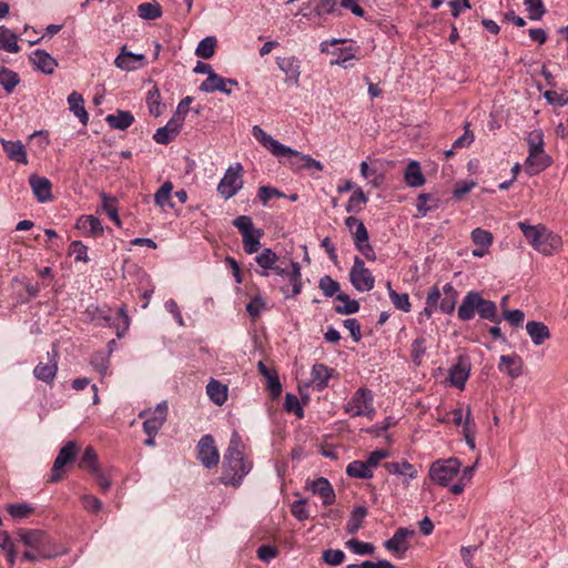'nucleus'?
Segmentation results:
<instances>
[{
    "label": "nucleus",
    "mask_w": 568,
    "mask_h": 568,
    "mask_svg": "<svg viewBox=\"0 0 568 568\" xmlns=\"http://www.w3.org/2000/svg\"><path fill=\"white\" fill-rule=\"evenodd\" d=\"M384 468L392 475L405 476L408 479H415L418 475L416 467L406 459L385 463Z\"/></svg>",
    "instance_id": "2f4dec72"
},
{
    "label": "nucleus",
    "mask_w": 568,
    "mask_h": 568,
    "mask_svg": "<svg viewBox=\"0 0 568 568\" xmlns=\"http://www.w3.org/2000/svg\"><path fill=\"white\" fill-rule=\"evenodd\" d=\"M57 356V351L53 349L52 353H48V363H39L34 367L33 375L37 379L48 384L53 382L58 372Z\"/></svg>",
    "instance_id": "5701e85b"
},
{
    "label": "nucleus",
    "mask_w": 568,
    "mask_h": 568,
    "mask_svg": "<svg viewBox=\"0 0 568 568\" xmlns=\"http://www.w3.org/2000/svg\"><path fill=\"white\" fill-rule=\"evenodd\" d=\"M318 286L327 297L334 296L339 291V284L328 275L320 280Z\"/></svg>",
    "instance_id": "0e129e2a"
},
{
    "label": "nucleus",
    "mask_w": 568,
    "mask_h": 568,
    "mask_svg": "<svg viewBox=\"0 0 568 568\" xmlns=\"http://www.w3.org/2000/svg\"><path fill=\"white\" fill-rule=\"evenodd\" d=\"M349 280L353 286L359 292H368L374 288L375 278L372 272L365 267L364 261L355 256L353 267L349 272Z\"/></svg>",
    "instance_id": "9d476101"
},
{
    "label": "nucleus",
    "mask_w": 568,
    "mask_h": 568,
    "mask_svg": "<svg viewBox=\"0 0 568 568\" xmlns=\"http://www.w3.org/2000/svg\"><path fill=\"white\" fill-rule=\"evenodd\" d=\"M17 534L28 548L33 549L43 559L55 558L64 554L63 548L58 546L43 530L20 529Z\"/></svg>",
    "instance_id": "20e7f679"
},
{
    "label": "nucleus",
    "mask_w": 568,
    "mask_h": 568,
    "mask_svg": "<svg viewBox=\"0 0 568 568\" xmlns=\"http://www.w3.org/2000/svg\"><path fill=\"white\" fill-rule=\"evenodd\" d=\"M469 374L470 363L468 358L460 356L457 363L449 368V383L459 389H464Z\"/></svg>",
    "instance_id": "6ab92c4d"
},
{
    "label": "nucleus",
    "mask_w": 568,
    "mask_h": 568,
    "mask_svg": "<svg viewBox=\"0 0 568 568\" xmlns=\"http://www.w3.org/2000/svg\"><path fill=\"white\" fill-rule=\"evenodd\" d=\"M146 104L152 115L160 116L163 113L165 105L161 102V94L156 87L148 92Z\"/></svg>",
    "instance_id": "a18cd8bd"
},
{
    "label": "nucleus",
    "mask_w": 568,
    "mask_h": 568,
    "mask_svg": "<svg viewBox=\"0 0 568 568\" xmlns=\"http://www.w3.org/2000/svg\"><path fill=\"white\" fill-rule=\"evenodd\" d=\"M303 17L326 21L328 16H339L337 0H308L301 8Z\"/></svg>",
    "instance_id": "0eeeda50"
},
{
    "label": "nucleus",
    "mask_w": 568,
    "mask_h": 568,
    "mask_svg": "<svg viewBox=\"0 0 568 568\" xmlns=\"http://www.w3.org/2000/svg\"><path fill=\"white\" fill-rule=\"evenodd\" d=\"M473 242L484 248H488L493 244V234L489 231L477 227L471 232Z\"/></svg>",
    "instance_id": "6e6d98bb"
},
{
    "label": "nucleus",
    "mask_w": 568,
    "mask_h": 568,
    "mask_svg": "<svg viewBox=\"0 0 568 568\" xmlns=\"http://www.w3.org/2000/svg\"><path fill=\"white\" fill-rule=\"evenodd\" d=\"M29 184L31 190L40 203H44L52 200V184L49 179L31 174L29 176Z\"/></svg>",
    "instance_id": "b1692460"
},
{
    "label": "nucleus",
    "mask_w": 568,
    "mask_h": 568,
    "mask_svg": "<svg viewBox=\"0 0 568 568\" xmlns=\"http://www.w3.org/2000/svg\"><path fill=\"white\" fill-rule=\"evenodd\" d=\"M332 376V369L324 364L317 363L312 367L313 382L316 383L318 389H324Z\"/></svg>",
    "instance_id": "37998d69"
},
{
    "label": "nucleus",
    "mask_w": 568,
    "mask_h": 568,
    "mask_svg": "<svg viewBox=\"0 0 568 568\" xmlns=\"http://www.w3.org/2000/svg\"><path fill=\"white\" fill-rule=\"evenodd\" d=\"M345 225L349 229V230H353V227H355L354 232H353V236H354V244L357 245V244H361V243H364V242H367L368 241V232H367V229L366 226L364 225V223L358 220L357 217H354V216H348L346 220H345Z\"/></svg>",
    "instance_id": "a19ab883"
},
{
    "label": "nucleus",
    "mask_w": 568,
    "mask_h": 568,
    "mask_svg": "<svg viewBox=\"0 0 568 568\" xmlns=\"http://www.w3.org/2000/svg\"><path fill=\"white\" fill-rule=\"evenodd\" d=\"M305 489L322 499L324 506H331L335 503L336 495L331 483L325 477H318L314 480H307Z\"/></svg>",
    "instance_id": "4468645a"
},
{
    "label": "nucleus",
    "mask_w": 568,
    "mask_h": 568,
    "mask_svg": "<svg viewBox=\"0 0 568 568\" xmlns=\"http://www.w3.org/2000/svg\"><path fill=\"white\" fill-rule=\"evenodd\" d=\"M261 232L257 231V234L254 235L253 232L243 235V248L246 254L256 253L260 250L261 243Z\"/></svg>",
    "instance_id": "bf43d9fd"
},
{
    "label": "nucleus",
    "mask_w": 568,
    "mask_h": 568,
    "mask_svg": "<svg viewBox=\"0 0 568 568\" xmlns=\"http://www.w3.org/2000/svg\"><path fill=\"white\" fill-rule=\"evenodd\" d=\"M68 104L70 111L79 119L82 125H87L89 122V114L84 108V99L82 94L73 91L68 97Z\"/></svg>",
    "instance_id": "7c9ffc66"
},
{
    "label": "nucleus",
    "mask_w": 568,
    "mask_h": 568,
    "mask_svg": "<svg viewBox=\"0 0 568 568\" xmlns=\"http://www.w3.org/2000/svg\"><path fill=\"white\" fill-rule=\"evenodd\" d=\"M138 16L143 20H156L162 17V7L158 1L143 2L138 6Z\"/></svg>",
    "instance_id": "ea45409f"
},
{
    "label": "nucleus",
    "mask_w": 568,
    "mask_h": 568,
    "mask_svg": "<svg viewBox=\"0 0 568 568\" xmlns=\"http://www.w3.org/2000/svg\"><path fill=\"white\" fill-rule=\"evenodd\" d=\"M251 469L252 463L244 456V444L240 434L234 430L232 433L229 447L224 454L221 481L224 485L239 487Z\"/></svg>",
    "instance_id": "f257e3e1"
},
{
    "label": "nucleus",
    "mask_w": 568,
    "mask_h": 568,
    "mask_svg": "<svg viewBox=\"0 0 568 568\" xmlns=\"http://www.w3.org/2000/svg\"><path fill=\"white\" fill-rule=\"evenodd\" d=\"M524 362L517 354L501 355L498 369L511 378H517L523 374Z\"/></svg>",
    "instance_id": "a878e982"
},
{
    "label": "nucleus",
    "mask_w": 568,
    "mask_h": 568,
    "mask_svg": "<svg viewBox=\"0 0 568 568\" xmlns=\"http://www.w3.org/2000/svg\"><path fill=\"white\" fill-rule=\"evenodd\" d=\"M114 64L121 70L134 71L146 64V58L144 54L128 51L126 45H123L114 60Z\"/></svg>",
    "instance_id": "2eb2a0df"
},
{
    "label": "nucleus",
    "mask_w": 568,
    "mask_h": 568,
    "mask_svg": "<svg viewBox=\"0 0 568 568\" xmlns=\"http://www.w3.org/2000/svg\"><path fill=\"white\" fill-rule=\"evenodd\" d=\"M444 297L440 301L439 308L445 314H450L454 312L458 293L455 287L450 283H446L443 286Z\"/></svg>",
    "instance_id": "58836bf2"
},
{
    "label": "nucleus",
    "mask_w": 568,
    "mask_h": 568,
    "mask_svg": "<svg viewBox=\"0 0 568 568\" xmlns=\"http://www.w3.org/2000/svg\"><path fill=\"white\" fill-rule=\"evenodd\" d=\"M348 549H351L356 555H372L375 550V547L371 542H364L358 539H351L346 542Z\"/></svg>",
    "instance_id": "4d7b16f0"
},
{
    "label": "nucleus",
    "mask_w": 568,
    "mask_h": 568,
    "mask_svg": "<svg viewBox=\"0 0 568 568\" xmlns=\"http://www.w3.org/2000/svg\"><path fill=\"white\" fill-rule=\"evenodd\" d=\"M417 211L419 216H425L429 211L438 207V200L433 199L429 194L420 193L417 197Z\"/></svg>",
    "instance_id": "864d4df0"
},
{
    "label": "nucleus",
    "mask_w": 568,
    "mask_h": 568,
    "mask_svg": "<svg viewBox=\"0 0 568 568\" xmlns=\"http://www.w3.org/2000/svg\"><path fill=\"white\" fill-rule=\"evenodd\" d=\"M367 515V509L363 506H357L353 509L349 520L346 526L348 534H355L363 524L364 518Z\"/></svg>",
    "instance_id": "09e8293b"
},
{
    "label": "nucleus",
    "mask_w": 568,
    "mask_h": 568,
    "mask_svg": "<svg viewBox=\"0 0 568 568\" xmlns=\"http://www.w3.org/2000/svg\"><path fill=\"white\" fill-rule=\"evenodd\" d=\"M168 409L169 408L166 402H162L158 404L156 407L151 413L143 410L139 414L140 418L145 417V420L143 423V430L145 432V434H158V432L166 420Z\"/></svg>",
    "instance_id": "9b49d317"
},
{
    "label": "nucleus",
    "mask_w": 568,
    "mask_h": 568,
    "mask_svg": "<svg viewBox=\"0 0 568 568\" xmlns=\"http://www.w3.org/2000/svg\"><path fill=\"white\" fill-rule=\"evenodd\" d=\"M256 263L262 268L260 274L262 276H268L270 271L274 268V265L278 261V256L271 248H264L256 257Z\"/></svg>",
    "instance_id": "4c0bfd02"
},
{
    "label": "nucleus",
    "mask_w": 568,
    "mask_h": 568,
    "mask_svg": "<svg viewBox=\"0 0 568 568\" xmlns=\"http://www.w3.org/2000/svg\"><path fill=\"white\" fill-rule=\"evenodd\" d=\"M70 254L74 256V260L77 262H84L87 263L89 261L88 257V247L80 241H73L70 244Z\"/></svg>",
    "instance_id": "69168bd1"
},
{
    "label": "nucleus",
    "mask_w": 568,
    "mask_h": 568,
    "mask_svg": "<svg viewBox=\"0 0 568 568\" xmlns=\"http://www.w3.org/2000/svg\"><path fill=\"white\" fill-rule=\"evenodd\" d=\"M216 39L214 37H206L200 41L195 50V54L202 59H210L215 51Z\"/></svg>",
    "instance_id": "603ef678"
},
{
    "label": "nucleus",
    "mask_w": 568,
    "mask_h": 568,
    "mask_svg": "<svg viewBox=\"0 0 568 568\" xmlns=\"http://www.w3.org/2000/svg\"><path fill=\"white\" fill-rule=\"evenodd\" d=\"M0 144L3 146L7 156L11 161L28 164V156L24 145L20 141H7L0 138Z\"/></svg>",
    "instance_id": "c85d7f7f"
},
{
    "label": "nucleus",
    "mask_w": 568,
    "mask_h": 568,
    "mask_svg": "<svg viewBox=\"0 0 568 568\" xmlns=\"http://www.w3.org/2000/svg\"><path fill=\"white\" fill-rule=\"evenodd\" d=\"M105 121L112 129L125 130L134 122V116L129 111L119 110L114 114H109Z\"/></svg>",
    "instance_id": "e433bc0d"
},
{
    "label": "nucleus",
    "mask_w": 568,
    "mask_h": 568,
    "mask_svg": "<svg viewBox=\"0 0 568 568\" xmlns=\"http://www.w3.org/2000/svg\"><path fill=\"white\" fill-rule=\"evenodd\" d=\"M173 191V184L170 181H165L154 194V202L161 209L165 206L173 207L171 203V194Z\"/></svg>",
    "instance_id": "49530a36"
},
{
    "label": "nucleus",
    "mask_w": 568,
    "mask_h": 568,
    "mask_svg": "<svg viewBox=\"0 0 568 568\" xmlns=\"http://www.w3.org/2000/svg\"><path fill=\"white\" fill-rule=\"evenodd\" d=\"M227 85L237 87L239 82L234 79H225L219 75L217 73L211 74L207 77L200 85V90L202 92H215L220 91L225 94H231L232 90L227 88Z\"/></svg>",
    "instance_id": "4be33fe9"
},
{
    "label": "nucleus",
    "mask_w": 568,
    "mask_h": 568,
    "mask_svg": "<svg viewBox=\"0 0 568 568\" xmlns=\"http://www.w3.org/2000/svg\"><path fill=\"white\" fill-rule=\"evenodd\" d=\"M337 300L343 302V305H338L335 307L336 313L338 314H354L359 310V303L355 300H349V297L345 294H339Z\"/></svg>",
    "instance_id": "5fc2aeb1"
},
{
    "label": "nucleus",
    "mask_w": 568,
    "mask_h": 568,
    "mask_svg": "<svg viewBox=\"0 0 568 568\" xmlns=\"http://www.w3.org/2000/svg\"><path fill=\"white\" fill-rule=\"evenodd\" d=\"M345 412L352 417L366 416L373 418L375 408L372 392L367 388H358L346 404Z\"/></svg>",
    "instance_id": "39448f33"
},
{
    "label": "nucleus",
    "mask_w": 568,
    "mask_h": 568,
    "mask_svg": "<svg viewBox=\"0 0 568 568\" xmlns=\"http://www.w3.org/2000/svg\"><path fill=\"white\" fill-rule=\"evenodd\" d=\"M368 201L362 189L357 187L351 195L346 211L349 213H358L363 210L364 204Z\"/></svg>",
    "instance_id": "8fccbe9b"
},
{
    "label": "nucleus",
    "mask_w": 568,
    "mask_h": 568,
    "mask_svg": "<svg viewBox=\"0 0 568 568\" xmlns=\"http://www.w3.org/2000/svg\"><path fill=\"white\" fill-rule=\"evenodd\" d=\"M302 274H301V266L297 262L291 263V271L290 274H287V277L285 281L287 284H284L281 286V292L285 296V298H292L295 297L301 293L302 288V281H301Z\"/></svg>",
    "instance_id": "412c9836"
},
{
    "label": "nucleus",
    "mask_w": 568,
    "mask_h": 568,
    "mask_svg": "<svg viewBox=\"0 0 568 568\" xmlns=\"http://www.w3.org/2000/svg\"><path fill=\"white\" fill-rule=\"evenodd\" d=\"M286 150L288 152H284L283 158L290 159V165L294 171L304 169L323 171L324 166L320 161L290 146H287Z\"/></svg>",
    "instance_id": "ddd939ff"
},
{
    "label": "nucleus",
    "mask_w": 568,
    "mask_h": 568,
    "mask_svg": "<svg viewBox=\"0 0 568 568\" xmlns=\"http://www.w3.org/2000/svg\"><path fill=\"white\" fill-rule=\"evenodd\" d=\"M206 394L214 404L221 406L227 399L229 389L221 382L211 379L206 386Z\"/></svg>",
    "instance_id": "f704fd0d"
},
{
    "label": "nucleus",
    "mask_w": 568,
    "mask_h": 568,
    "mask_svg": "<svg viewBox=\"0 0 568 568\" xmlns=\"http://www.w3.org/2000/svg\"><path fill=\"white\" fill-rule=\"evenodd\" d=\"M18 36L6 26H0V50L9 53H18L20 45L18 44Z\"/></svg>",
    "instance_id": "c9c22d12"
},
{
    "label": "nucleus",
    "mask_w": 568,
    "mask_h": 568,
    "mask_svg": "<svg viewBox=\"0 0 568 568\" xmlns=\"http://www.w3.org/2000/svg\"><path fill=\"white\" fill-rule=\"evenodd\" d=\"M526 331L536 346L550 338V331L542 322L530 321L526 324Z\"/></svg>",
    "instance_id": "c756f323"
},
{
    "label": "nucleus",
    "mask_w": 568,
    "mask_h": 568,
    "mask_svg": "<svg viewBox=\"0 0 568 568\" xmlns=\"http://www.w3.org/2000/svg\"><path fill=\"white\" fill-rule=\"evenodd\" d=\"M415 531L408 528L400 527L398 528L393 537L384 542V547L394 554L402 556L405 554L409 544L407 541L408 537L414 536Z\"/></svg>",
    "instance_id": "aec40b11"
},
{
    "label": "nucleus",
    "mask_w": 568,
    "mask_h": 568,
    "mask_svg": "<svg viewBox=\"0 0 568 568\" xmlns=\"http://www.w3.org/2000/svg\"><path fill=\"white\" fill-rule=\"evenodd\" d=\"M257 196L260 201L265 205L271 199L283 197L284 194L275 187L263 185L258 187Z\"/></svg>",
    "instance_id": "774afa93"
},
{
    "label": "nucleus",
    "mask_w": 568,
    "mask_h": 568,
    "mask_svg": "<svg viewBox=\"0 0 568 568\" xmlns=\"http://www.w3.org/2000/svg\"><path fill=\"white\" fill-rule=\"evenodd\" d=\"M276 64L286 74V82L293 81L295 84H298L301 67L296 57L277 58Z\"/></svg>",
    "instance_id": "bb28decb"
},
{
    "label": "nucleus",
    "mask_w": 568,
    "mask_h": 568,
    "mask_svg": "<svg viewBox=\"0 0 568 568\" xmlns=\"http://www.w3.org/2000/svg\"><path fill=\"white\" fill-rule=\"evenodd\" d=\"M183 123L180 115H173L164 126L155 131L153 135L154 141L159 144L170 143L179 135Z\"/></svg>",
    "instance_id": "f3484780"
},
{
    "label": "nucleus",
    "mask_w": 568,
    "mask_h": 568,
    "mask_svg": "<svg viewBox=\"0 0 568 568\" xmlns=\"http://www.w3.org/2000/svg\"><path fill=\"white\" fill-rule=\"evenodd\" d=\"M551 164V158L546 154L544 149L528 150V156L525 162V170L528 175L539 174Z\"/></svg>",
    "instance_id": "dca6fc26"
},
{
    "label": "nucleus",
    "mask_w": 568,
    "mask_h": 568,
    "mask_svg": "<svg viewBox=\"0 0 568 568\" xmlns=\"http://www.w3.org/2000/svg\"><path fill=\"white\" fill-rule=\"evenodd\" d=\"M102 209L109 215V217L116 224L120 225L121 221L118 214V206L115 197H111L105 193H101Z\"/></svg>",
    "instance_id": "3c124183"
},
{
    "label": "nucleus",
    "mask_w": 568,
    "mask_h": 568,
    "mask_svg": "<svg viewBox=\"0 0 568 568\" xmlns=\"http://www.w3.org/2000/svg\"><path fill=\"white\" fill-rule=\"evenodd\" d=\"M476 314L481 318L496 322L497 306L495 302L483 298L480 293L471 291L464 297L458 307L457 315L462 321H470Z\"/></svg>",
    "instance_id": "7ed1b4c3"
},
{
    "label": "nucleus",
    "mask_w": 568,
    "mask_h": 568,
    "mask_svg": "<svg viewBox=\"0 0 568 568\" xmlns=\"http://www.w3.org/2000/svg\"><path fill=\"white\" fill-rule=\"evenodd\" d=\"M253 136L270 151V153L277 158L283 159L284 152H288L286 150V145L282 144L274 138H272L268 133H266L260 125H254L252 129Z\"/></svg>",
    "instance_id": "a211bd4d"
},
{
    "label": "nucleus",
    "mask_w": 568,
    "mask_h": 568,
    "mask_svg": "<svg viewBox=\"0 0 568 568\" xmlns=\"http://www.w3.org/2000/svg\"><path fill=\"white\" fill-rule=\"evenodd\" d=\"M19 82L20 77L17 72L4 67L0 68V85H2L7 93H11Z\"/></svg>",
    "instance_id": "de8ad7c7"
},
{
    "label": "nucleus",
    "mask_w": 568,
    "mask_h": 568,
    "mask_svg": "<svg viewBox=\"0 0 568 568\" xmlns=\"http://www.w3.org/2000/svg\"><path fill=\"white\" fill-rule=\"evenodd\" d=\"M518 227L530 246L545 256H551L562 248V239L545 224L530 225L526 221L518 222Z\"/></svg>",
    "instance_id": "f03ea898"
},
{
    "label": "nucleus",
    "mask_w": 568,
    "mask_h": 568,
    "mask_svg": "<svg viewBox=\"0 0 568 568\" xmlns=\"http://www.w3.org/2000/svg\"><path fill=\"white\" fill-rule=\"evenodd\" d=\"M462 463L457 458L437 460L429 468L430 479L439 485L447 486L459 473Z\"/></svg>",
    "instance_id": "423d86ee"
},
{
    "label": "nucleus",
    "mask_w": 568,
    "mask_h": 568,
    "mask_svg": "<svg viewBox=\"0 0 568 568\" xmlns=\"http://www.w3.org/2000/svg\"><path fill=\"white\" fill-rule=\"evenodd\" d=\"M335 54L337 59L332 61V64H337L347 68L346 62L355 59V49L352 47L338 49Z\"/></svg>",
    "instance_id": "338daca9"
},
{
    "label": "nucleus",
    "mask_w": 568,
    "mask_h": 568,
    "mask_svg": "<svg viewBox=\"0 0 568 568\" xmlns=\"http://www.w3.org/2000/svg\"><path fill=\"white\" fill-rule=\"evenodd\" d=\"M470 424H471V412H470V407L467 406L466 414H465V423H464V427H463V434H464L466 444L468 445V447L471 450H474L476 448V445H475L474 432L470 428Z\"/></svg>",
    "instance_id": "052dcab7"
},
{
    "label": "nucleus",
    "mask_w": 568,
    "mask_h": 568,
    "mask_svg": "<svg viewBox=\"0 0 568 568\" xmlns=\"http://www.w3.org/2000/svg\"><path fill=\"white\" fill-rule=\"evenodd\" d=\"M405 183L410 187H418L424 185L425 176L420 170V165L417 161H410L404 173Z\"/></svg>",
    "instance_id": "72a5a7b5"
},
{
    "label": "nucleus",
    "mask_w": 568,
    "mask_h": 568,
    "mask_svg": "<svg viewBox=\"0 0 568 568\" xmlns=\"http://www.w3.org/2000/svg\"><path fill=\"white\" fill-rule=\"evenodd\" d=\"M389 298L397 310L405 313H408L410 311L412 304L409 302V296L407 293L399 294L396 291H392Z\"/></svg>",
    "instance_id": "13d9d810"
},
{
    "label": "nucleus",
    "mask_w": 568,
    "mask_h": 568,
    "mask_svg": "<svg viewBox=\"0 0 568 568\" xmlns=\"http://www.w3.org/2000/svg\"><path fill=\"white\" fill-rule=\"evenodd\" d=\"M242 171L243 168L240 163L230 165L225 171L224 176L217 185V192L225 200L233 197L242 189Z\"/></svg>",
    "instance_id": "6e6552de"
},
{
    "label": "nucleus",
    "mask_w": 568,
    "mask_h": 568,
    "mask_svg": "<svg viewBox=\"0 0 568 568\" xmlns=\"http://www.w3.org/2000/svg\"><path fill=\"white\" fill-rule=\"evenodd\" d=\"M78 466L81 469L89 470L91 474L98 473L100 467H99V462H98V455H97L95 450L93 449V447L88 446L84 449L83 456L80 459Z\"/></svg>",
    "instance_id": "c03bdc74"
},
{
    "label": "nucleus",
    "mask_w": 568,
    "mask_h": 568,
    "mask_svg": "<svg viewBox=\"0 0 568 568\" xmlns=\"http://www.w3.org/2000/svg\"><path fill=\"white\" fill-rule=\"evenodd\" d=\"M197 458L206 467L217 466L220 454L212 435H204L197 444Z\"/></svg>",
    "instance_id": "f8f14e48"
},
{
    "label": "nucleus",
    "mask_w": 568,
    "mask_h": 568,
    "mask_svg": "<svg viewBox=\"0 0 568 568\" xmlns=\"http://www.w3.org/2000/svg\"><path fill=\"white\" fill-rule=\"evenodd\" d=\"M524 3L531 20H540L546 12L541 0H524Z\"/></svg>",
    "instance_id": "680f3d73"
},
{
    "label": "nucleus",
    "mask_w": 568,
    "mask_h": 568,
    "mask_svg": "<svg viewBox=\"0 0 568 568\" xmlns=\"http://www.w3.org/2000/svg\"><path fill=\"white\" fill-rule=\"evenodd\" d=\"M258 372L263 375L267 383V388L273 397H276L282 392V385L275 371L268 368L263 362L257 364Z\"/></svg>",
    "instance_id": "473e14b6"
},
{
    "label": "nucleus",
    "mask_w": 568,
    "mask_h": 568,
    "mask_svg": "<svg viewBox=\"0 0 568 568\" xmlns=\"http://www.w3.org/2000/svg\"><path fill=\"white\" fill-rule=\"evenodd\" d=\"M79 452V446L75 442H68L59 452L49 478L50 483H58L64 476V466L72 463Z\"/></svg>",
    "instance_id": "1a4fd4ad"
},
{
    "label": "nucleus",
    "mask_w": 568,
    "mask_h": 568,
    "mask_svg": "<svg viewBox=\"0 0 568 568\" xmlns=\"http://www.w3.org/2000/svg\"><path fill=\"white\" fill-rule=\"evenodd\" d=\"M426 353V341L423 336L417 337L412 343V358L416 365L422 363V359Z\"/></svg>",
    "instance_id": "e2e57ef3"
},
{
    "label": "nucleus",
    "mask_w": 568,
    "mask_h": 568,
    "mask_svg": "<svg viewBox=\"0 0 568 568\" xmlns=\"http://www.w3.org/2000/svg\"><path fill=\"white\" fill-rule=\"evenodd\" d=\"M75 227L89 236H100L103 234L101 221L94 215H82L77 220Z\"/></svg>",
    "instance_id": "cd10ccee"
},
{
    "label": "nucleus",
    "mask_w": 568,
    "mask_h": 568,
    "mask_svg": "<svg viewBox=\"0 0 568 568\" xmlns=\"http://www.w3.org/2000/svg\"><path fill=\"white\" fill-rule=\"evenodd\" d=\"M346 474L352 478L369 479L374 473L366 464V462L354 460L346 467Z\"/></svg>",
    "instance_id": "79ce46f5"
},
{
    "label": "nucleus",
    "mask_w": 568,
    "mask_h": 568,
    "mask_svg": "<svg viewBox=\"0 0 568 568\" xmlns=\"http://www.w3.org/2000/svg\"><path fill=\"white\" fill-rule=\"evenodd\" d=\"M32 65L44 74H52L58 67V61L45 50L38 49L30 55Z\"/></svg>",
    "instance_id": "393cba45"
}]
</instances>
